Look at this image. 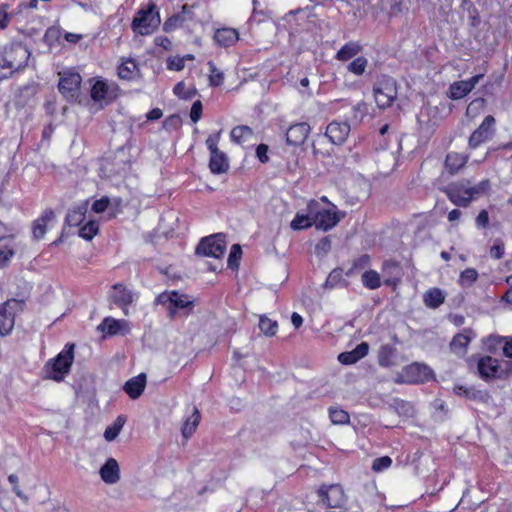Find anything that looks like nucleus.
I'll return each instance as SVG.
<instances>
[{"label":"nucleus","instance_id":"1","mask_svg":"<svg viewBox=\"0 0 512 512\" xmlns=\"http://www.w3.org/2000/svg\"><path fill=\"white\" fill-rule=\"evenodd\" d=\"M30 55L29 49L20 43L6 47L0 60V80L8 79L14 73L24 69Z\"/></svg>","mask_w":512,"mask_h":512},{"label":"nucleus","instance_id":"2","mask_svg":"<svg viewBox=\"0 0 512 512\" xmlns=\"http://www.w3.org/2000/svg\"><path fill=\"white\" fill-rule=\"evenodd\" d=\"M487 188V180L472 187L468 181H460L448 185L444 192L453 204L461 207H467L472 200L483 194Z\"/></svg>","mask_w":512,"mask_h":512},{"label":"nucleus","instance_id":"3","mask_svg":"<svg viewBox=\"0 0 512 512\" xmlns=\"http://www.w3.org/2000/svg\"><path fill=\"white\" fill-rule=\"evenodd\" d=\"M158 304L165 305L168 316L175 319L178 316H188L194 307L193 301L188 296L178 292H164L156 298Z\"/></svg>","mask_w":512,"mask_h":512},{"label":"nucleus","instance_id":"4","mask_svg":"<svg viewBox=\"0 0 512 512\" xmlns=\"http://www.w3.org/2000/svg\"><path fill=\"white\" fill-rule=\"evenodd\" d=\"M74 344L66 345L54 360L46 364L47 377L60 381L67 374L73 362Z\"/></svg>","mask_w":512,"mask_h":512},{"label":"nucleus","instance_id":"5","mask_svg":"<svg viewBox=\"0 0 512 512\" xmlns=\"http://www.w3.org/2000/svg\"><path fill=\"white\" fill-rule=\"evenodd\" d=\"M505 368H503L499 361L491 356H483L479 358L477 369L480 377L489 381L496 378H501L503 375L512 373V363L505 361Z\"/></svg>","mask_w":512,"mask_h":512},{"label":"nucleus","instance_id":"6","mask_svg":"<svg viewBox=\"0 0 512 512\" xmlns=\"http://www.w3.org/2000/svg\"><path fill=\"white\" fill-rule=\"evenodd\" d=\"M226 251V242L223 234H214L201 239L195 253L199 256L221 259Z\"/></svg>","mask_w":512,"mask_h":512},{"label":"nucleus","instance_id":"7","mask_svg":"<svg viewBox=\"0 0 512 512\" xmlns=\"http://www.w3.org/2000/svg\"><path fill=\"white\" fill-rule=\"evenodd\" d=\"M374 97L379 108L391 106L397 97L396 81L391 77H382L374 86Z\"/></svg>","mask_w":512,"mask_h":512},{"label":"nucleus","instance_id":"8","mask_svg":"<svg viewBox=\"0 0 512 512\" xmlns=\"http://www.w3.org/2000/svg\"><path fill=\"white\" fill-rule=\"evenodd\" d=\"M160 24V18L154 6L138 12L133 19L132 28L140 35L151 34Z\"/></svg>","mask_w":512,"mask_h":512},{"label":"nucleus","instance_id":"9","mask_svg":"<svg viewBox=\"0 0 512 512\" xmlns=\"http://www.w3.org/2000/svg\"><path fill=\"white\" fill-rule=\"evenodd\" d=\"M318 497L321 502L331 509H345L346 496L340 485H323L318 489Z\"/></svg>","mask_w":512,"mask_h":512},{"label":"nucleus","instance_id":"10","mask_svg":"<svg viewBox=\"0 0 512 512\" xmlns=\"http://www.w3.org/2000/svg\"><path fill=\"white\" fill-rule=\"evenodd\" d=\"M23 302L10 299L0 305V335L4 336L11 332L14 327V317L17 311L22 310Z\"/></svg>","mask_w":512,"mask_h":512},{"label":"nucleus","instance_id":"11","mask_svg":"<svg viewBox=\"0 0 512 512\" xmlns=\"http://www.w3.org/2000/svg\"><path fill=\"white\" fill-rule=\"evenodd\" d=\"M494 125L495 118L492 115L486 116L480 126L471 134L469 147L475 149L489 140L495 132Z\"/></svg>","mask_w":512,"mask_h":512},{"label":"nucleus","instance_id":"12","mask_svg":"<svg viewBox=\"0 0 512 512\" xmlns=\"http://www.w3.org/2000/svg\"><path fill=\"white\" fill-rule=\"evenodd\" d=\"M81 84V76L72 70L59 72V91L66 98H74Z\"/></svg>","mask_w":512,"mask_h":512},{"label":"nucleus","instance_id":"13","mask_svg":"<svg viewBox=\"0 0 512 512\" xmlns=\"http://www.w3.org/2000/svg\"><path fill=\"white\" fill-rule=\"evenodd\" d=\"M404 377L410 383H423L434 378L432 369L423 363H412L404 369Z\"/></svg>","mask_w":512,"mask_h":512},{"label":"nucleus","instance_id":"14","mask_svg":"<svg viewBox=\"0 0 512 512\" xmlns=\"http://www.w3.org/2000/svg\"><path fill=\"white\" fill-rule=\"evenodd\" d=\"M350 133V125L347 122H331L325 132V136L336 145L344 143Z\"/></svg>","mask_w":512,"mask_h":512},{"label":"nucleus","instance_id":"15","mask_svg":"<svg viewBox=\"0 0 512 512\" xmlns=\"http://www.w3.org/2000/svg\"><path fill=\"white\" fill-rule=\"evenodd\" d=\"M310 132V126L307 123H297L291 125L286 132V142L289 145L299 146L305 142Z\"/></svg>","mask_w":512,"mask_h":512},{"label":"nucleus","instance_id":"16","mask_svg":"<svg viewBox=\"0 0 512 512\" xmlns=\"http://www.w3.org/2000/svg\"><path fill=\"white\" fill-rule=\"evenodd\" d=\"M111 298L115 304L121 307L125 313L128 314L126 307L134 301L135 294L128 290L122 284H115L113 287Z\"/></svg>","mask_w":512,"mask_h":512},{"label":"nucleus","instance_id":"17","mask_svg":"<svg viewBox=\"0 0 512 512\" xmlns=\"http://www.w3.org/2000/svg\"><path fill=\"white\" fill-rule=\"evenodd\" d=\"M101 479L106 484H115L120 480V468L114 458H109L99 471Z\"/></svg>","mask_w":512,"mask_h":512},{"label":"nucleus","instance_id":"18","mask_svg":"<svg viewBox=\"0 0 512 512\" xmlns=\"http://www.w3.org/2000/svg\"><path fill=\"white\" fill-rule=\"evenodd\" d=\"M340 221L339 216L336 212H332L330 210H322L319 211L314 216V225L317 229H321L324 231H327L334 226L337 225V223Z\"/></svg>","mask_w":512,"mask_h":512},{"label":"nucleus","instance_id":"19","mask_svg":"<svg viewBox=\"0 0 512 512\" xmlns=\"http://www.w3.org/2000/svg\"><path fill=\"white\" fill-rule=\"evenodd\" d=\"M98 329L109 335L125 334L129 331V324L125 320H116L114 318L107 317L98 326Z\"/></svg>","mask_w":512,"mask_h":512},{"label":"nucleus","instance_id":"20","mask_svg":"<svg viewBox=\"0 0 512 512\" xmlns=\"http://www.w3.org/2000/svg\"><path fill=\"white\" fill-rule=\"evenodd\" d=\"M369 350V345L366 342H362L356 346L355 349L348 352L340 353L338 356V360L340 363L345 365L354 364L364 356L367 355Z\"/></svg>","mask_w":512,"mask_h":512},{"label":"nucleus","instance_id":"21","mask_svg":"<svg viewBox=\"0 0 512 512\" xmlns=\"http://www.w3.org/2000/svg\"><path fill=\"white\" fill-rule=\"evenodd\" d=\"M145 386L146 375L142 373L129 379L124 385V390L130 398L137 399L141 396Z\"/></svg>","mask_w":512,"mask_h":512},{"label":"nucleus","instance_id":"22","mask_svg":"<svg viewBox=\"0 0 512 512\" xmlns=\"http://www.w3.org/2000/svg\"><path fill=\"white\" fill-rule=\"evenodd\" d=\"M231 140L237 144L245 145L254 141L253 130L246 125L236 126L230 133Z\"/></svg>","mask_w":512,"mask_h":512},{"label":"nucleus","instance_id":"23","mask_svg":"<svg viewBox=\"0 0 512 512\" xmlns=\"http://www.w3.org/2000/svg\"><path fill=\"white\" fill-rule=\"evenodd\" d=\"M239 39L237 30L233 28H221L216 30L214 40L220 46L229 47L235 44Z\"/></svg>","mask_w":512,"mask_h":512},{"label":"nucleus","instance_id":"24","mask_svg":"<svg viewBox=\"0 0 512 512\" xmlns=\"http://www.w3.org/2000/svg\"><path fill=\"white\" fill-rule=\"evenodd\" d=\"M54 219L53 211H45L43 215L38 218L33 224V235L35 239H41L45 233L47 228V223Z\"/></svg>","mask_w":512,"mask_h":512},{"label":"nucleus","instance_id":"25","mask_svg":"<svg viewBox=\"0 0 512 512\" xmlns=\"http://www.w3.org/2000/svg\"><path fill=\"white\" fill-rule=\"evenodd\" d=\"M209 167L215 174L226 172L229 167L226 155L221 151L211 154Z\"/></svg>","mask_w":512,"mask_h":512},{"label":"nucleus","instance_id":"26","mask_svg":"<svg viewBox=\"0 0 512 512\" xmlns=\"http://www.w3.org/2000/svg\"><path fill=\"white\" fill-rule=\"evenodd\" d=\"M444 299L443 292L438 288L428 290L423 296L425 305L430 308L439 307L444 302Z\"/></svg>","mask_w":512,"mask_h":512},{"label":"nucleus","instance_id":"27","mask_svg":"<svg viewBox=\"0 0 512 512\" xmlns=\"http://www.w3.org/2000/svg\"><path fill=\"white\" fill-rule=\"evenodd\" d=\"M138 71L136 61L134 59L124 60L118 67V75L125 80L132 79Z\"/></svg>","mask_w":512,"mask_h":512},{"label":"nucleus","instance_id":"28","mask_svg":"<svg viewBox=\"0 0 512 512\" xmlns=\"http://www.w3.org/2000/svg\"><path fill=\"white\" fill-rule=\"evenodd\" d=\"M467 161V158L459 153H449L445 160L446 168L450 171V173H456L462 168Z\"/></svg>","mask_w":512,"mask_h":512},{"label":"nucleus","instance_id":"29","mask_svg":"<svg viewBox=\"0 0 512 512\" xmlns=\"http://www.w3.org/2000/svg\"><path fill=\"white\" fill-rule=\"evenodd\" d=\"M200 413L197 408H194L192 415L185 421L182 427V435L188 439L195 432L200 422Z\"/></svg>","mask_w":512,"mask_h":512},{"label":"nucleus","instance_id":"30","mask_svg":"<svg viewBox=\"0 0 512 512\" xmlns=\"http://www.w3.org/2000/svg\"><path fill=\"white\" fill-rule=\"evenodd\" d=\"M361 50V46L355 42L346 43L336 54V59L347 61L357 55Z\"/></svg>","mask_w":512,"mask_h":512},{"label":"nucleus","instance_id":"31","mask_svg":"<svg viewBox=\"0 0 512 512\" xmlns=\"http://www.w3.org/2000/svg\"><path fill=\"white\" fill-rule=\"evenodd\" d=\"M473 89V84L466 81L455 82L450 86V98L461 99Z\"/></svg>","mask_w":512,"mask_h":512},{"label":"nucleus","instance_id":"32","mask_svg":"<svg viewBox=\"0 0 512 512\" xmlns=\"http://www.w3.org/2000/svg\"><path fill=\"white\" fill-rule=\"evenodd\" d=\"M125 423L126 417L123 415H119L113 422V424L106 428L104 432L105 439L107 441H113L118 436Z\"/></svg>","mask_w":512,"mask_h":512},{"label":"nucleus","instance_id":"33","mask_svg":"<svg viewBox=\"0 0 512 512\" xmlns=\"http://www.w3.org/2000/svg\"><path fill=\"white\" fill-rule=\"evenodd\" d=\"M259 328L265 336L272 337L277 333L278 324L276 321L266 316H261L259 319Z\"/></svg>","mask_w":512,"mask_h":512},{"label":"nucleus","instance_id":"34","mask_svg":"<svg viewBox=\"0 0 512 512\" xmlns=\"http://www.w3.org/2000/svg\"><path fill=\"white\" fill-rule=\"evenodd\" d=\"M470 342V338L465 334H457L452 339L450 346L451 349L456 354H463L465 352L466 347L468 346Z\"/></svg>","mask_w":512,"mask_h":512},{"label":"nucleus","instance_id":"35","mask_svg":"<svg viewBox=\"0 0 512 512\" xmlns=\"http://www.w3.org/2000/svg\"><path fill=\"white\" fill-rule=\"evenodd\" d=\"M362 282L369 289H376L381 284L379 274L373 270L363 273Z\"/></svg>","mask_w":512,"mask_h":512},{"label":"nucleus","instance_id":"36","mask_svg":"<svg viewBox=\"0 0 512 512\" xmlns=\"http://www.w3.org/2000/svg\"><path fill=\"white\" fill-rule=\"evenodd\" d=\"M209 67V82L211 86H219L224 81V74L221 72L216 65L212 62H208Z\"/></svg>","mask_w":512,"mask_h":512},{"label":"nucleus","instance_id":"37","mask_svg":"<svg viewBox=\"0 0 512 512\" xmlns=\"http://www.w3.org/2000/svg\"><path fill=\"white\" fill-rule=\"evenodd\" d=\"M478 278V272L474 268H467L461 274L459 283L463 287H470Z\"/></svg>","mask_w":512,"mask_h":512},{"label":"nucleus","instance_id":"38","mask_svg":"<svg viewBox=\"0 0 512 512\" xmlns=\"http://www.w3.org/2000/svg\"><path fill=\"white\" fill-rule=\"evenodd\" d=\"M108 87L103 81H96L91 88V97L95 101L103 100L106 97Z\"/></svg>","mask_w":512,"mask_h":512},{"label":"nucleus","instance_id":"39","mask_svg":"<svg viewBox=\"0 0 512 512\" xmlns=\"http://www.w3.org/2000/svg\"><path fill=\"white\" fill-rule=\"evenodd\" d=\"M312 225H314V218L312 219L309 216L299 214H297L291 222V228L294 230H301L311 227Z\"/></svg>","mask_w":512,"mask_h":512},{"label":"nucleus","instance_id":"40","mask_svg":"<svg viewBox=\"0 0 512 512\" xmlns=\"http://www.w3.org/2000/svg\"><path fill=\"white\" fill-rule=\"evenodd\" d=\"M8 481L12 485L14 493L19 497L25 504L29 502V496L20 488L19 478L15 474L8 476Z\"/></svg>","mask_w":512,"mask_h":512},{"label":"nucleus","instance_id":"41","mask_svg":"<svg viewBox=\"0 0 512 512\" xmlns=\"http://www.w3.org/2000/svg\"><path fill=\"white\" fill-rule=\"evenodd\" d=\"M241 255H242V250H241L240 245H238V244L232 245L230 253H229L228 261H227L228 266L231 269L238 267L239 261L241 259Z\"/></svg>","mask_w":512,"mask_h":512},{"label":"nucleus","instance_id":"42","mask_svg":"<svg viewBox=\"0 0 512 512\" xmlns=\"http://www.w3.org/2000/svg\"><path fill=\"white\" fill-rule=\"evenodd\" d=\"M331 421L334 424H345L349 422V415L342 409L330 408L329 410Z\"/></svg>","mask_w":512,"mask_h":512},{"label":"nucleus","instance_id":"43","mask_svg":"<svg viewBox=\"0 0 512 512\" xmlns=\"http://www.w3.org/2000/svg\"><path fill=\"white\" fill-rule=\"evenodd\" d=\"M367 66V59L358 57L348 65V70L355 75H362Z\"/></svg>","mask_w":512,"mask_h":512},{"label":"nucleus","instance_id":"44","mask_svg":"<svg viewBox=\"0 0 512 512\" xmlns=\"http://www.w3.org/2000/svg\"><path fill=\"white\" fill-rule=\"evenodd\" d=\"M97 232L98 225L95 222L90 221L80 229L79 235L83 239L91 240L97 234Z\"/></svg>","mask_w":512,"mask_h":512},{"label":"nucleus","instance_id":"45","mask_svg":"<svg viewBox=\"0 0 512 512\" xmlns=\"http://www.w3.org/2000/svg\"><path fill=\"white\" fill-rule=\"evenodd\" d=\"M343 271L342 269H334L331 271V273L328 275L325 287L326 288H334L338 284H340L341 281H343Z\"/></svg>","mask_w":512,"mask_h":512},{"label":"nucleus","instance_id":"46","mask_svg":"<svg viewBox=\"0 0 512 512\" xmlns=\"http://www.w3.org/2000/svg\"><path fill=\"white\" fill-rule=\"evenodd\" d=\"M85 218L84 212L79 208L78 210L70 211L66 216V222L70 226L79 225Z\"/></svg>","mask_w":512,"mask_h":512},{"label":"nucleus","instance_id":"47","mask_svg":"<svg viewBox=\"0 0 512 512\" xmlns=\"http://www.w3.org/2000/svg\"><path fill=\"white\" fill-rule=\"evenodd\" d=\"M391 464H392V459L389 456L379 457L373 461L372 469L375 472H382V471L388 469L391 466Z\"/></svg>","mask_w":512,"mask_h":512},{"label":"nucleus","instance_id":"48","mask_svg":"<svg viewBox=\"0 0 512 512\" xmlns=\"http://www.w3.org/2000/svg\"><path fill=\"white\" fill-rule=\"evenodd\" d=\"M60 36H61V31L59 28L50 27L45 32L44 41L48 45H53L56 41L59 40Z\"/></svg>","mask_w":512,"mask_h":512},{"label":"nucleus","instance_id":"49","mask_svg":"<svg viewBox=\"0 0 512 512\" xmlns=\"http://www.w3.org/2000/svg\"><path fill=\"white\" fill-rule=\"evenodd\" d=\"M185 57H169L167 60V67L170 70L181 71L185 64Z\"/></svg>","mask_w":512,"mask_h":512},{"label":"nucleus","instance_id":"50","mask_svg":"<svg viewBox=\"0 0 512 512\" xmlns=\"http://www.w3.org/2000/svg\"><path fill=\"white\" fill-rule=\"evenodd\" d=\"M202 112V104L200 101H195L191 107L190 118L192 122L196 123L200 117Z\"/></svg>","mask_w":512,"mask_h":512},{"label":"nucleus","instance_id":"51","mask_svg":"<svg viewBox=\"0 0 512 512\" xmlns=\"http://www.w3.org/2000/svg\"><path fill=\"white\" fill-rule=\"evenodd\" d=\"M14 251L10 248L0 249V268L6 266L9 260L13 257Z\"/></svg>","mask_w":512,"mask_h":512},{"label":"nucleus","instance_id":"52","mask_svg":"<svg viewBox=\"0 0 512 512\" xmlns=\"http://www.w3.org/2000/svg\"><path fill=\"white\" fill-rule=\"evenodd\" d=\"M109 204V198L108 197H102L99 200H96L92 205V210L96 213H101L105 211V209L108 207Z\"/></svg>","mask_w":512,"mask_h":512},{"label":"nucleus","instance_id":"53","mask_svg":"<svg viewBox=\"0 0 512 512\" xmlns=\"http://www.w3.org/2000/svg\"><path fill=\"white\" fill-rule=\"evenodd\" d=\"M330 247L331 242L327 237H325L316 245L315 250L317 254L327 253L330 250Z\"/></svg>","mask_w":512,"mask_h":512},{"label":"nucleus","instance_id":"54","mask_svg":"<svg viewBox=\"0 0 512 512\" xmlns=\"http://www.w3.org/2000/svg\"><path fill=\"white\" fill-rule=\"evenodd\" d=\"M490 255L495 259H500L504 255V244L502 242L495 244L490 249Z\"/></svg>","mask_w":512,"mask_h":512},{"label":"nucleus","instance_id":"55","mask_svg":"<svg viewBox=\"0 0 512 512\" xmlns=\"http://www.w3.org/2000/svg\"><path fill=\"white\" fill-rule=\"evenodd\" d=\"M267 152H268V146L265 144H260L256 148V155L262 163H265L268 161Z\"/></svg>","mask_w":512,"mask_h":512},{"label":"nucleus","instance_id":"56","mask_svg":"<svg viewBox=\"0 0 512 512\" xmlns=\"http://www.w3.org/2000/svg\"><path fill=\"white\" fill-rule=\"evenodd\" d=\"M488 222H489L488 212L486 210H482L476 218V225L479 228H484L488 225Z\"/></svg>","mask_w":512,"mask_h":512},{"label":"nucleus","instance_id":"57","mask_svg":"<svg viewBox=\"0 0 512 512\" xmlns=\"http://www.w3.org/2000/svg\"><path fill=\"white\" fill-rule=\"evenodd\" d=\"M220 135V132L218 133L217 137L214 139L212 137H209L206 141V144L208 146V149L210 151L211 154H214L216 152H219V149L217 147V141H218V137Z\"/></svg>","mask_w":512,"mask_h":512},{"label":"nucleus","instance_id":"58","mask_svg":"<svg viewBox=\"0 0 512 512\" xmlns=\"http://www.w3.org/2000/svg\"><path fill=\"white\" fill-rule=\"evenodd\" d=\"M24 486H27L28 488L30 489H36L37 487H39L41 490H43L44 492L47 493L48 489L46 486L42 485V484H38L37 481H32L30 479H27L24 483H23Z\"/></svg>","mask_w":512,"mask_h":512},{"label":"nucleus","instance_id":"59","mask_svg":"<svg viewBox=\"0 0 512 512\" xmlns=\"http://www.w3.org/2000/svg\"><path fill=\"white\" fill-rule=\"evenodd\" d=\"M162 115H163L162 110L159 109V108H155V109H152L147 114V119H149V120H157V119H160L162 117Z\"/></svg>","mask_w":512,"mask_h":512},{"label":"nucleus","instance_id":"60","mask_svg":"<svg viewBox=\"0 0 512 512\" xmlns=\"http://www.w3.org/2000/svg\"><path fill=\"white\" fill-rule=\"evenodd\" d=\"M503 353L506 357L512 358V339L505 341Z\"/></svg>","mask_w":512,"mask_h":512},{"label":"nucleus","instance_id":"61","mask_svg":"<svg viewBox=\"0 0 512 512\" xmlns=\"http://www.w3.org/2000/svg\"><path fill=\"white\" fill-rule=\"evenodd\" d=\"M291 322L295 328H299L303 323V318L296 312L291 316Z\"/></svg>","mask_w":512,"mask_h":512},{"label":"nucleus","instance_id":"62","mask_svg":"<svg viewBox=\"0 0 512 512\" xmlns=\"http://www.w3.org/2000/svg\"><path fill=\"white\" fill-rule=\"evenodd\" d=\"M461 214L462 213L459 209H453L448 214V220L451 222L456 221L460 218Z\"/></svg>","mask_w":512,"mask_h":512},{"label":"nucleus","instance_id":"63","mask_svg":"<svg viewBox=\"0 0 512 512\" xmlns=\"http://www.w3.org/2000/svg\"><path fill=\"white\" fill-rule=\"evenodd\" d=\"M352 111L354 113V118H357V113L360 112L361 113V116L364 114V110H365V107H364V104L362 103H359L355 106H353L352 108Z\"/></svg>","mask_w":512,"mask_h":512},{"label":"nucleus","instance_id":"64","mask_svg":"<svg viewBox=\"0 0 512 512\" xmlns=\"http://www.w3.org/2000/svg\"><path fill=\"white\" fill-rule=\"evenodd\" d=\"M65 39L68 42L76 43L80 39V35L74 33H65Z\"/></svg>","mask_w":512,"mask_h":512}]
</instances>
